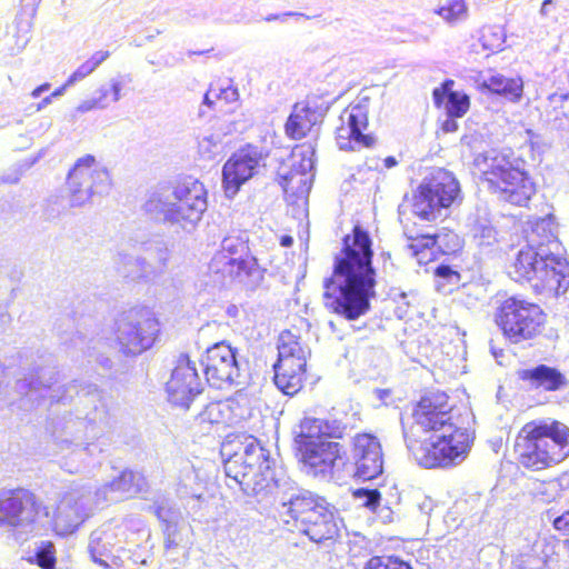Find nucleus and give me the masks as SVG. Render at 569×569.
I'll return each instance as SVG.
<instances>
[{"mask_svg":"<svg viewBox=\"0 0 569 569\" xmlns=\"http://www.w3.org/2000/svg\"><path fill=\"white\" fill-rule=\"evenodd\" d=\"M457 403L440 388H426L402 413L401 432L407 450L425 469H449L463 461L473 432L455 421Z\"/></svg>","mask_w":569,"mask_h":569,"instance_id":"obj_1","label":"nucleus"},{"mask_svg":"<svg viewBox=\"0 0 569 569\" xmlns=\"http://www.w3.org/2000/svg\"><path fill=\"white\" fill-rule=\"evenodd\" d=\"M373 241L359 222L343 236L333 271L325 282L323 305L332 313L356 320L370 308L375 296Z\"/></svg>","mask_w":569,"mask_h":569,"instance_id":"obj_2","label":"nucleus"},{"mask_svg":"<svg viewBox=\"0 0 569 569\" xmlns=\"http://www.w3.org/2000/svg\"><path fill=\"white\" fill-rule=\"evenodd\" d=\"M512 456L519 470L543 472L569 458V427L555 418L525 422L516 432Z\"/></svg>","mask_w":569,"mask_h":569,"instance_id":"obj_3","label":"nucleus"},{"mask_svg":"<svg viewBox=\"0 0 569 569\" xmlns=\"http://www.w3.org/2000/svg\"><path fill=\"white\" fill-rule=\"evenodd\" d=\"M346 427L338 420L305 417L297 436L300 460L315 476L331 473L345 448L333 439L345 437Z\"/></svg>","mask_w":569,"mask_h":569,"instance_id":"obj_4","label":"nucleus"},{"mask_svg":"<svg viewBox=\"0 0 569 569\" xmlns=\"http://www.w3.org/2000/svg\"><path fill=\"white\" fill-rule=\"evenodd\" d=\"M508 273L517 282L530 283L537 295L558 296L569 288L567 259L552 253L542 254L533 246H526L517 252Z\"/></svg>","mask_w":569,"mask_h":569,"instance_id":"obj_5","label":"nucleus"},{"mask_svg":"<svg viewBox=\"0 0 569 569\" xmlns=\"http://www.w3.org/2000/svg\"><path fill=\"white\" fill-rule=\"evenodd\" d=\"M264 272L251 252L249 239L240 234L227 236L208 263V274L221 284L254 287L263 279Z\"/></svg>","mask_w":569,"mask_h":569,"instance_id":"obj_6","label":"nucleus"},{"mask_svg":"<svg viewBox=\"0 0 569 569\" xmlns=\"http://www.w3.org/2000/svg\"><path fill=\"white\" fill-rule=\"evenodd\" d=\"M493 321L502 337L512 345L540 338L548 317L540 305L519 296H511L496 307Z\"/></svg>","mask_w":569,"mask_h":569,"instance_id":"obj_7","label":"nucleus"},{"mask_svg":"<svg viewBox=\"0 0 569 569\" xmlns=\"http://www.w3.org/2000/svg\"><path fill=\"white\" fill-rule=\"evenodd\" d=\"M460 191L455 174L437 168L406 197L405 202L415 218L433 222L443 209H449L460 198Z\"/></svg>","mask_w":569,"mask_h":569,"instance_id":"obj_8","label":"nucleus"},{"mask_svg":"<svg viewBox=\"0 0 569 569\" xmlns=\"http://www.w3.org/2000/svg\"><path fill=\"white\" fill-rule=\"evenodd\" d=\"M224 469L228 477L254 495L268 493L278 487L276 463L260 446L249 445L242 455L228 459Z\"/></svg>","mask_w":569,"mask_h":569,"instance_id":"obj_9","label":"nucleus"},{"mask_svg":"<svg viewBox=\"0 0 569 569\" xmlns=\"http://www.w3.org/2000/svg\"><path fill=\"white\" fill-rule=\"evenodd\" d=\"M481 182L500 201L526 207L536 193L531 176L506 158H495L481 173Z\"/></svg>","mask_w":569,"mask_h":569,"instance_id":"obj_10","label":"nucleus"},{"mask_svg":"<svg viewBox=\"0 0 569 569\" xmlns=\"http://www.w3.org/2000/svg\"><path fill=\"white\" fill-rule=\"evenodd\" d=\"M172 199L166 204V217L178 223L194 224L207 210L208 191L193 177L178 179L172 187Z\"/></svg>","mask_w":569,"mask_h":569,"instance_id":"obj_11","label":"nucleus"},{"mask_svg":"<svg viewBox=\"0 0 569 569\" xmlns=\"http://www.w3.org/2000/svg\"><path fill=\"white\" fill-rule=\"evenodd\" d=\"M47 516V507L29 489L19 487L0 495V525H33L39 518Z\"/></svg>","mask_w":569,"mask_h":569,"instance_id":"obj_12","label":"nucleus"},{"mask_svg":"<svg viewBox=\"0 0 569 569\" xmlns=\"http://www.w3.org/2000/svg\"><path fill=\"white\" fill-rule=\"evenodd\" d=\"M159 331L157 318L149 311H131L120 323L118 342L124 353L138 355L149 348Z\"/></svg>","mask_w":569,"mask_h":569,"instance_id":"obj_13","label":"nucleus"},{"mask_svg":"<svg viewBox=\"0 0 569 569\" xmlns=\"http://www.w3.org/2000/svg\"><path fill=\"white\" fill-rule=\"evenodd\" d=\"M368 127V108L356 103L347 106L340 114V124L336 129V141L339 149L353 151L361 148H371L376 138L366 133Z\"/></svg>","mask_w":569,"mask_h":569,"instance_id":"obj_14","label":"nucleus"},{"mask_svg":"<svg viewBox=\"0 0 569 569\" xmlns=\"http://www.w3.org/2000/svg\"><path fill=\"white\" fill-rule=\"evenodd\" d=\"M169 402L177 408L189 409L193 400L201 393L202 385L196 363L188 355H180L166 383Z\"/></svg>","mask_w":569,"mask_h":569,"instance_id":"obj_15","label":"nucleus"},{"mask_svg":"<svg viewBox=\"0 0 569 569\" xmlns=\"http://www.w3.org/2000/svg\"><path fill=\"white\" fill-rule=\"evenodd\" d=\"M329 103L320 96L309 94L296 102L284 123V133L291 140L308 137L323 121Z\"/></svg>","mask_w":569,"mask_h":569,"instance_id":"obj_16","label":"nucleus"},{"mask_svg":"<svg viewBox=\"0 0 569 569\" xmlns=\"http://www.w3.org/2000/svg\"><path fill=\"white\" fill-rule=\"evenodd\" d=\"M108 180V171L100 166L96 157L84 154L77 159L67 174V188L76 201L89 199L98 186Z\"/></svg>","mask_w":569,"mask_h":569,"instance_id":"obj_17","label":"nucleus"},{"mask_svg":"<svg viewBox=\"0 0 569 569\" xmlns=\"http://www.w3.org/2000/svg\"><path fill=\"white\" fill-rule=\"evenodd\" d=\"M350 455L358 478L372 480L382 473V447L379 439L373 433H356L350 442Z\"/></svg>","mask_w":569,"mask_h":569,"instance_id":"obj_18","label":"nucleus"},{"mask_svg":"<svg viewBox=\"0 0 569 569\" xmlns=\"http://www.w3.org/2000/svg\"><path fill=\"white\" fill-rule=\"evenodd\" d=\"M203 367L209 385L217 389L230 386L239 372L236 350L224 341L214 343L206 351Z\"/></svg>","mask_w":569,"mask_h":569,"instance_id":"obj_19","label":"nucleus"},{"mask_svg":"<svg viewBox=\"0 0 569 569\" xmlns=\"http://www.w3.org/2000/svg\"><path fill=\"white\" fill-rule=\"evenodd\" d=\"M261 158V152L252 144H246L233 153L222 169L226 191L237 192L253 176Z\"/></svg>","mask_w":569,"mask_h":569,"instance_id":"obj_20","label":"nucleus"},{"mask_svg":"<svg viewBox=\"0 0 569 569\" xmlns=\"http://www.w3.org/2000/svg\"><path fill=\"white\" fill-rule=\"evenodd\" d=\"M325 501L312 492H299L281 503L279 517L284 525L300 532Z\"/></svg>","mask_w":569,"mask_h":569,"instance_id":"obj_21","label":"nucleus"},{"mask_svg":"<svg viewBox=\"0 0 569 569\" xmlns=\"http://www.w3.org/2000/svg\"><path fill=\"white\" fill-rule=\"evenodd\" d=\"M274 368V383L284 395L295 396L303 387L307 376V358L278 357Z\"/></svg>","mask_w":569,"mask_h":569,"instance_id":"obj_22","label":"nucleus"},{"mask_svg":"<svg viewBox=\"0 0 569 569\" xmlns=\"http://www.w3.org/2000/svg\"><path fill=\"white\" fill-rule=\"evenodd\" d=\"M300 533L316 543L333 542L340 537V520L333 508L325 501Z\"/></svg>","mask_w":569,"mask_h":569,"instance_id":"obj_23","label":"nucleus"},{"mask_svg":"<svg viewBox=\"0 0 569 569\" xmlns=\"http://www.w3.org/2000/svg\"><path fill=\"white\" fill-rule=\"evenodd\" d=\"M455 81L446 79L432 90V100L437 109L442 110L446 116L465 117L470 109V97L453 89Z\"/></svg>","mask_w":569,"mask_h":569,"instance_id":"obj_24","label":"nucleus"},{"mask_svg":"<svg viewBox=\"0 0 569 569\" xmlns=\"http://www.w3.org/2000/svg\"><path fill=\"white\" fill-rule=\"evenodd\" d=\"M518 378L531 388L553 392L567 386L566 376L555 367L538 365L531 369L518 371Z\"/></svg>","mask_w":569,"mask_h":569,"instance_id":"obj_25","label":"nucleus"},{"mask_svg":"<svg viewBox=\"0 0 569 569\" xmlns=\"http://www.w3.org/2000/svg\"><path fill=\"white\" fill-rule=\"evenodd\" d=\"M479 89L500 96L510 102H518L522 97L523 83L520 77H505L496 73L485 79L479 84Z\"/></svg>","mask_w":569,"mask_h":569,"instance_id":"obj_26","label":"nucleus"},{"mask_svg":"<svg viewBox=\"0 0 569 569\" xmlns=\"http://www.w3.org/2000/svg\"><path fill=\"white\" fill-rule=\"evenodd\" d=\"M197 421L200 426H231L238 421L234 413V402L219 400L208 403L198 415Z\"/></svg>","mask_w":569,"mask_h":569,"instance_id":"obj_27","label":"nucleus"},{"mask_svg":"<svg viewBox=\"0 0 569 569\" xmlns=\"http://www.w3.org/2000/svg\"><path fill=\"white\" fill-rule=\"evenodd\" d=\"M107 489L123 499H132L146 491L147 480L143 475L124 469L107 485Z\"/></svg>","mask_w":569,"mask_h":569,"instance_id":"obj_28","label":"nucleus"},{"mask_svg":"<svg viewBox=\"0 0 569 569\" xmlns=\"http://www.w3.org/2000/svg\"><path fill=\"white\" fill-rule=\"evenodd\" d=\"M310 351L305 343L300 331L292 327L283 330L279 336L278 357H305L308 358Z\"/></svg>","mask_w":569,"mask_h":569,"instance_id":"obj_29","label":"nucleus"},{"mask_svg":"<svg viewBox=\"0 0 569 569\" xmlns=\"http://www.w3.org/2000/svg\"><path fill=\"white\" fill-rule=\"evenodd\" d=\"M408 241V249L418 263L427 264L436 259V238L433 233L410 236Z\"/></svg>","mask_w":569,"mask_h":569,"instance_id":"obj_30","label":"nucleus"},{"mask_svg":"<svg viewBox=\"0 0 569 569\" xmlns=\"http://www.w3.org/2000/svg\"><path fill=\"white\" fill-rule=\"evenodd\" d=\"M110 57L109 51H96L90 58L83 61L67 79L63 88L70 87L91 74L104 60Z\"/></svg>","mask_w":569,"mask_h":569,"instance_id":"obj_31","label":"nucleus"},{"mask_svg":"<svg viewBox=\"0 0 569 569\" xmlns=\"http://www.w3.org/2000/svg\"><path fill=\"white\" fill-rule=\"evenodd\" d=\"M436 238V248L443 256L456 254L463 248L462 238L449 228H441L433 233Z\"/></svg>","mask_w":569,"mask_h":569,"instance_id":"obj_32","label":"nucleus"},{"mask_svg":"<svg viewBox=\"0 0 569 569\" xmlns=\"http://www.w3.org/2000/svg\"><path fill=\"white\" fill-rule=\"evenodd\" d=\"M362 569H413L410 562L393 555H381L370 557Z\"/></svg>","mask_w":569,"mask_h":569,"instance_id":"obj_33","label":"nucleus"},{"mask_svg":"<svg viewBox=\"0 0 569 569\" xmlns=\"http://www.w3.org/2000/svg\"><path fill=\"white\" fill-rule=\"evenodd\" d=\"M238 98V91L237 89L232 88L231 86H228L226 88H214L210 87L209 90L206 92L203 101L208 107H216L220 106L222 103H228L231 101H236Z\"/></svg>","mask_w":569,"mask_h":569,"instance_id":"obj_34","label":"nucleus"},{"mask_svg":"<svg viewBox=\"0 0 569 569\" xmlns=\"http://www.w3.org/2000/svg\"><path fill=\"white\" fill-rule=\"evenodd\" d=\"M53 542L42 541L34 553V560L30 562L36 563L41 569H56L57 555Z\"/></svg>","mask_w":569,"mask_h":569,"instance_id":"obj_35","label":"nucleus"},{"mask_svg":"<svg viewBox=\"0 0 569 569\" xmlns=\"http://www.w3.org/2000/svg\"><path fill=\"white\" fill-rule=\"evenodd\" d=\"M437 13L446 21L453 23L466 16L467 7L463 0H451L440 7Z\"/></svg>","mask_w":569,"mask_h":569,"instance_id":"obj_36","label":"nucleus"},{"mask_svg":"<svg viewBox=\"0 0 569 569\" xmlns=\"http://www.w3.org/2000/svg\"><path fill=\"white\" fill-rule=\"evenodd\" d=\"M433 276L438 279V287H458L461 281L460 272L448 264H439L435 268Z\"/></svg>","mask_w":569,"mask_h":569,"instance_id":"obj_37","label":"nucleus"},{"mask_svg":"<svg viewBox=\"0 0 569 569\" xmlns=\"http://www.w3.org/2000/svg\"><path fill=\"white\" fill-rule=\"evenodd\" d=\"M89 552L91 559L102 566L106 562L107 558L110 556L107 543L101 538L92 539L89 543Z\"/></svg>","mask_w":569,"mask_h":569,"instance_id":"obj_38","label":"nucleus"},{"mask_svg":"<svg viewBox=\"0 0 569 569\" xmlns=\"http://www.w3.org/2000/svg\"><path fill=\"white\" fill-rule=\"evenodd\" d=\"M353 497L361 499L365 507L376 509L379 506L381 493L378 489L359 488L353 491Z\"/></svg>","mask_w":569,"mask_h":569,"instance_id":"obj_39","label":"nucleus"},{"mask_svg":"<svg viewBox=\"0 0 569 569\" xmlns=\"http://www.w3.org/2000/svg\"><path fill=\"white\" fill-rule=\"evenodd\" d=\"M552 527L563 535H569V509L553 519Z\"/></svg>","mask_w":569,"mask_h":569,"instance_id":"obj_40","label":"nucleus"},{"mask_svg":"<svg viewBox=\"0 0 569 569\" xmlns=\"http://www.w3.org/2000/svg\"><path fill=\"white\" fill-rule=\"evenodd\" d=\"M101 567L106 569H128L122 558L116 555H110Z\"/></svg>","mask_w":569,"mask_h":569,"instance_id":"obj_41","label":"nucleus"},{"mask_svg":"<svg viewBox=\"0 0 569 569\" xmlns=\"http://www.w3.org/2000/svg\"><path fill=\"white\" fill-rule=\"evenodd\" d=\"M459 118L460 117L447 116V119L441 122V126H440L441 131L445 133L456 132L459 128V126L457 123V119H459Z\"/></svg>","mask_w":569,"mask_h":569,"instance_id":"obj_42","label":"nucleus"},{"mask_svg":"<svg viewBox=\"0 0 569 569\" xmlns=\"http://www.w3.org/2000/svg\"><path fill=\"white\" fill-rule=\"evenodd\" d=\"M298 176L301 177L302 174L297 173V172H292L289 176H279L278 182L283 188L284 192H289V191L292 190L291 188H289V182L292 179L297 178Z\"/></svg>","mask_w":569,"mask_h":569,"instance_id":"obj_43","label":"nucleus"},{"mask_svg":"<svg viewBox=\"0 0 569 569\" xmlns=\"http://www.w3.org/2000/svg\"><path fill=\"white\" fill-rule=\"evenodd\" d=\"M122 90V84L119 81H113L110 86L111 100L118 101L120 98V92Z\"/></svg>","mask_w":569,"mask_h":569,"instance_id":"obj_44","label":"nucleus"},{"mask_svg":"<svg viewBox=\"0 0 569 569\" xmlns=\"http://www.w3.org/2000/svg\"><path fill=\"white\" fill-rule=\"evenodd\" d=\"M493 34L491 32V28H485L481 33V39L483 41L485 47L493 46V43H489V37Z\"/></svg>","mask_w":569,"mask_h":569,"instance_id":"obj_45","label":"nucleus"},{"mask_svg":"<svg viewBox=\"0 0 569 569\" xmlns=\"http://www.w3.org/2000/svg\"><path fill=\"white\" fill-rule=\"evenodd\" d=\"M49 88H50L49 83H43V84L37 87L36 89H33L31 94H32V97L38 98L41 94V92L48 90Z\"/></svg>","mask_w":569,"mask_h":569,"instance_id":"obj_46","label":"nucleus"},{"mask_svg":"<svg viewBox=\"0 0 569 569\" xmlns=\"http://www.w3.org/2000/svg\"><path fill=\"white\" fill-rule=\"evenodd\" d=\"M98 103L97 102H93V103H90V102H83L81 103L78 109L82 112L84 111H89L90 109H92L93 107H96Z\"/></svg>","mask_w":569,"mask_h":569,"instance_id":"obj_47","label":"nucleus"},{"mask_svg":"<svg viewBox=\"0 0 569 569\" xmlns=\"http://www.w3.org/2000/svg\"><path fill=\"white\" fill-rule=\"evenodd\" d=\"M293 240L290 236H282L280 238V244L283 247H290L292 244Z\"/></svg>","mask_w":569,"mask_h":569,"instance_id":"obj_48","label":"nucleus"},{"mask_svg":"<svg viewBox=\"0 0 569 569\" xmlns=\"http://www.w3.org/2000/svg\"><path fill=\"white\" fill-rule=\"evenodd\" d=\"M385 162H386V167H388V168L393 167L397 163V161L393 157L386 158Z\"/></svg>","mask_w":569,"mask_h":569,"instance_id":"obj_49","label":"nucleus"},{"mask_svg":"<svg viewBox=\"0 0 569 569\" xmlns=\"http://www.w3.org/2000/svg\"><path fill=\"white\" fill-rule=\"evenodd\" d=\"M162 510H163V507H161V506L157 507V508H156V510H154V513H156V516H157L159 519H161Z\"/></svg>","mask_w":569,"mask_h":569,"instance_id":"obj_50","label":"nucleus"},{"mask_svg":"<svg viewBox=\"0 0 569 569\" xmlns=\"http://www.w3.org/2000/svg\"><path fill=\"white\" fill-rule=\"evenodd\" d=\"M108 93H109V91H108V90L102 91V92H101V97H100V98H101V99H107V98H108Z\"/></svg>","mask_w":569,"mask_h":569,"instance_id":"obj_51","label":"nucleus"},{"mask_svg":"<svg viewBox=\"0 0 569 569\" xmlns=\"http://www.w3.org/2000/svg\"><path fill=\"white\" fill-rule=\"evenodd\" d=\"M552 0H543V6L551 3Z\"/></svg>","mask_w":569,"mask_h":569,"instance_id":"obj_52","label":"nucleus"},{"mask_svg":"<svg viewBox=\"0 0 569 569\" xmlns=\"http://www.w3.org/2000/svg\"><path fill=\"white\" fill-rule=\"evenodd\" d=\"M563 543H565V546H566L567 548H569V539L565 540V542H563Z\"/></svg>","mask_w":569,"mask_h":569,"instance_id":"obj_53","label":"nucleus"},{"mask_svg":"<svg viewBox=\"0 0 569 569\" xmlns=\"http://www.w3.org/2000/svg\"><path fill=\"white\" fill-rule=\"evenodd\" d=\"M500 40H501V37H498V39H497L498 43H497V46H496V47H499V44H500Z\"/></svg>","mask_w":569,"mask_h":569,"instance_id":"obj_54","label":"nucleus"}]
</instances>
